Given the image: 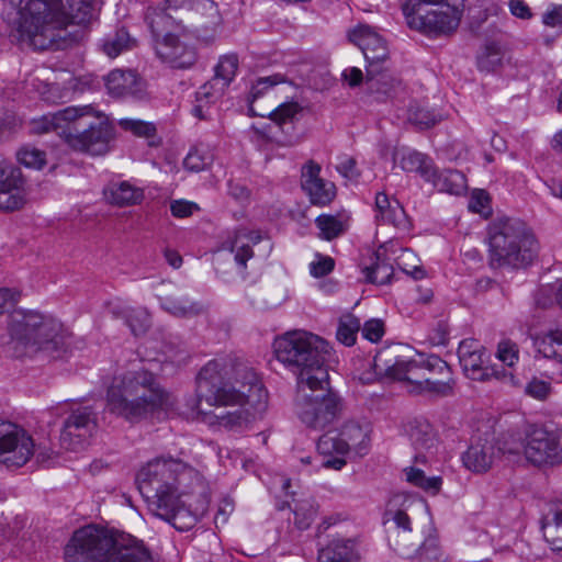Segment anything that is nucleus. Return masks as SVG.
<instances>
[{
	"instance_id": "ddd939ff",
	"label": "nucleus",
	"mask_w": 562,
	"mask_h": 562,
	"mask_svg": "<svg viewBox=\"0 0 562 562\" xmlns=\"http://www.w3.org/2000/svg\"><path fill=\"white\" fill-rule=\"evenodd\" d=\"M519 445L528 462L537 467L555 465L562 462V427L542 425L531 427Z\"/></svg>"
},
{
	"instance_id": "f704fd0d",
	"label": "nucleus",
	"mask_w": 562,
	"mask_h": 562,
	"mask_svg": "<svg viewBox=\"0 0 562 562\" xmlns=\"http://www.w3.org/2000/svg\"><path fill=\"white\" fill-rule=\"evenodd\" d=\"M427 181L431 182L439 191L454 195L462 194L468 187L465 176L454 169L437 170L434 167V173Z\"/></svg>"
},
{
	"instance_id": "49530a36",
	"label": "nucleus",
	"mask_w": 562,
	"mask_h": 562,
	"mask_svg": "<svg viewBox=\"0 0 562 562\" xmlns=\"http://www.w3.org/2000/svg\"><path fill=\"white\" fill-rule=\"evenodd\" d=\"M375 257L376 262L373 263L372 266L366 267L363 269V273L368 282L383 285L391 281L394 270L389 262H385L384 260L380 259V250L375 252Z\"/></svg>"
},
{
	"instance_id": "0eeeda50",
	"label": "nucleus",
	"mask_w": 562,
	"mask_h": 562,
	"mask_svg": "<svg viewBox=\"0 0 562 562\" xmlns=\"http://www.w3.org/2000/svg\"><path fill=\"white\" fill-rule=\"evenodd\" d=\"M487 262L496 270L529 267L539 254V243L531 228L515 217H497L487 228Z\"/></svg>"
},
{
	"instance_id": "423d86ee",
	"label": "nucleus",
	"mask_w": 562,
	"mask_h": 562,
	"mask_svg": "<svg viewBox=\"0 0 562 562\" xmlns=\"http://www.w3.org/2000/svg\"><path fill=\"white\" fill-rule=\"evenodd\" d=\"M65 562H153L135 538L95 526L76 530L65 547Z\"/></svg>"
},
{
	"instance_id": "5701e85b",
	"label": "nucleus",
	"mask_w": 562,
	"mask_h": 562,
	"mask_svg": "<svg viewBox=\"0 0 562 562\" xmlns=\"http://www.w3.org/2000/svg\"><path fill=\"white\" fill-rule=\"evenodd\" d=\"M319 172V165L310 161L302 169L301 184L313 204L326 205L335 198V186L322 179Z\"/></svg>"
},
{
	"instance_id": "5fc2aeb1",
	"label": "nucleus",
	"mask_w": 562,
	"mask_h": 562,
	"mask_svg": "<svg viewBox=\"0 0 562 562\" xmlns=\"http://www.w3.org/2000/svg\"><path fill=\"white\" fill-rule=\"evenodd\" d=\"M417 261L416 255L409 249H404L396 258V265L415 280L423 279L425 276V271L422 267L416 265Z\"/></svg>"
},
{
	"instance_id": "603ef678",
	"label": "nucleus",
	"mask_w": 562,
	"mask_h": 562,
	"mask_svg": "<svg viewBox=\"0 0 562 562\" xmlns=\"http://www.w3.org/2000/svg\"><path fill=\"white\" fill-rule=\"evenodd\" d=\"M503 54L495 44L486 45L484 52L477 57V67L482 71H493L501 66Z\"/></svg>"
},
{
	"instance_id": "bf43d9fd",
	"label": "nucleus",
	"mask_w": 562,
	"mask_h": 562,
	"mask_svg": "<svg viewBox=\"0 0 562 562\" xmlns=\"http://www.w3.org/2000/svg\"><path fill=\"white\" fill-rule=\"evenodd\" d=\"M518 346L510 340H503L497 347V358L508 367H513L518 360Z\"/></svg>"
},
{
	"instance_id": "39448f33",
	"label": "nucleus",
	"mask_w": 562,
	"mask_h": 562,
	"mask_svg": "<svg viewBox=\"0 0 562 562\" xmlns=\"http://www.w3.org/2000/svg\"><path fill=\"white\" fill-rule=\"evenodd\" d=\"M139 493L149 510H165V503L187 497L202 485L200 473L180 459L157 457L137 473Z\"/></svg>"
},
{
	"instance_id": "0e129e2a",
	"label": "nucleus",
	"mask_w": 562,
	"mask_h": 562,
	"mask_svg": "<svg viewBox=\"0 0 562 562\" xmlns=\"http://www.w3.org/2000/svg\"><path fill=\"white\" fill-rule=\"evenodd\" d=\"M488 204H490L488 194L485 191L480 190V191H475L473 193V195L469 202V209L475 213H484V211L486 209H488Z\"/></svg>"
},
{
	"instance_id": "e2e57ef3",
	"label": "nucleus",
	"mask_w": 562,
	"mask_h": 562,
	"mask_svg": "<svg viewBox=\"0 0 562 562\" xmlns=\"http://www.w3.org/2000/svg\"><path fill=\"white\" fill-rule=\"evenodd\" d=\"M443 0H402V10L407 21L415 16L420 4H440Z\"/></svg>"
},
{
	"instance_id": "f3484780",
	"label": "nucleus",
	"mask_w": 562,
	"mask_h": 562,
	"mask_svg": "<svg viewBox=\"0 0 562 562\" xmlns=\"http://www.w3.org/2000/svg\"><path fill=\"white\" fill-rule=\"evenodd\" d=\"M463 13L462 0H448L439 9L428 11L408 20L411 27L418 29L425 33H451L457 30Z\"/></svg>"
},
{
	"instance_id": "1a4fd4ad",
	"label": "nucleus",
	"mask_w": 562,
	"mask_h": 562,
	"mask_svg": "<svg viewBox=\"0 0 562 562\" xmlns=\"http://www.w3.org/2000/svg\"><path fill=\"white\" fill-rule=\"evenodd\" d=\"M9 331L16 357L37 351L53 355L65 351L70 345L71 335L59 319L34 311L15 312Z\"/></svg>"
},
{
	"instance_id": "4be33fe9",
	"label": "nucleus",
	"mask_w": 562,
	"mask_h": 562,
	"mask_svg": "<svg viewBox=\"0 0 562 562\" xmlns=\"http://www.w3.org/2000/svg\"><path fill=\"white\" fill-rule=\"evenodd\" d=\"M21 171L10 165L0 164V210L14 211L25 202Z\"/></svg>"
},
{
	"instance_id": "2eb2a0df",
	"label": "nucleus",
	"mask_w": 562,
	"mask_h": 562,
	"mask_svg": "<svg viewBox=\"0 0 562 562\" xmlns=\"http://www.w3.org/2000/svg\"><path fill=\"white\" fill-rule=\"evenodd\" d=\"M113 130L109 120L93 109V113L86 116L76 130L67 133V144L75 150L91 155H102L108 151Z\"/></svg>"
},
{
	"instance_id": "bb28decb",
	"label": "nucleus",
	"mask_w": 562,
	"mask_h": 562,
	"mask_svg": "<svg viewBox=\"0 0 562 562\" xmlns=\"http://www.w3.org/2000/svg\"><path fill=\"white\" fill-rule=\"evenodd\" d=\"M375 210L378 223L391 224L402 232L409 229L408 217L397 200H390L385 193L380 192L375 195Z\"/></svg>"
},
{
	"instance_id": "4d7b16f0",
	"label": "nucleus",
	"mask_w": 562,
	"mask_h": 562,
	"mask_svg": "<svg viewBox=\"0 0 562 562\" xmlns=\"http://www.w3.org/2000/svg\"><path fill=\"white\" fill-rule=\"evenodd\" d=\"M335 268V261L329 256L321 254L315 255V259L310 263V272L315 278H322L329 274Z\"/></svg>"
},
{
	"instance_id": "ea45409f",
	"label": "nucleus",
	"mask_w": 562,
	"mask_h": 562,
	"mask_svg": "<svg viewBox=\"0 0 562 562\" xmlns=\"http://www.w3.org/2000/svg\"><path fill=\"white\" fill-rule=\"evenodd\" d=\"M401 168L406 172H417L425 180H430L434 173V166L430 160L418 151H409L404 154L400 161Z\"/></svg>"
},
{
	"instance_id": "338daca9",
	"label": "nucleus",
	"mask_w": 562,
	"mask_h": 562,
	"mask_svg": "<svg viewBox=\"0 0 562 562\" xmlns=\"http://www.w3.org/2000/svg\"><path fill=\"white\" fill-rule=\"evenodd\" d=\"M508 5L510 13L518 19L528 20L532 16L530 8L522 0H510Z\"/></svg>"
},
{
	"instance_id": "09e8293b",
	"label": "nucleus",
	"mask_w": 562,
	"mask_h": 562,
	"mask_svg": "<svg viewBox=\"0 0 562 562\" xmlns=\"http://www.w3.org/2000/svg\"><path fill=\"white\" fill-rule=\"evenodd\" d=\"M361 328L360 321L353 315H345L339 319L336 331L338 341L345 346H352L356 342L357 334Z\"/></svg>"
},
{
	"instance_id": "393cba45",
	"label": "nucleus",
	"mask_w": 562,
	"mask_h": 562,
	"mask_svg": "<svg viewBox=\"0 0 562 562\" xmlns=\"http://www.w3.org/2000/svg\"><path fill=\"white\" fill-rule=\"evenodd\" d=\"M161 308L175 317L189 318L203 312L199 302L192 301L176 286L158 296Z\"/></svg>"
},
{
	"instance_id": "7c9ffc66",
	"label": "nucleus",
	"mask_w": 562,
	"mask_h": 562,
	"mask_svg": "<svg viewBox=\"0 0 562 562\" xmlns=\"http://www.w3.org/2000/svg\"><path fill=\"white\" fill-rule=\"evenodd\" d=\"M541 529L551 549L562 552V501L551 504L542 514Z\"/></svg>"
},
{
	"instance_id": "a211bd4d",
	"label": "nucleus",
	"mask_w": 562,
	"mask_h": 562,
	"mask_svg": "<svg viewBox=\"0 0 562 562\" xmlns=\"http://www.w3.org/2000/svg\"><path fill=\"white\" fill-rule=\"evenodd\" d=\"M502 453H519V445L504 441L503 447L492 440L479 439L462 453L463 465L473 473L487 472Z\"/></svg>"
},
{
	"instance_id": "864d4df0",
	"label": "nucleus",
	"mask_w": 562,
	"mask_h": 562,
	"mask_svg": "<svg viewBox=\"0 0 562 562\" xmlns=\"http://www.w3.org/2000/svg\"><path fill=\"white\" fill-rule=\"evenodd\" d=\"M213 157L210 153L202 151L198 147L192 148L183 160L187 170L199 172L212 164Z\"/></svg>"
},
{
	"instance_id": "2f4dec72",
	"label": "nucleus",
	"mask_w": 562,
	"mask_h": 562,
	"mask_svg": "<svg viewBox=\"0 0 562 562\" xmlns=\"http://www.w3.org/2000/svg\"><path fill=\"white\" fill-rule=\"evenodd\" d=\"M103 194L109 203L120 207L138 204L144 199V190L128 181L109 183Z\"/></svg>"
},
{
	"instance_id": "20e7f679",
	"label": "nucleus",
	"mask_w": 562,
	"mask_h": 562,
	"mask_svg": "<svg viewBox=\"0 0 562 562\" xmlns=\"http://www.w3.org/2000/svg\"><path fill=\"white\" fill-rule=\"evenodd\" d=\"M376 373L405 384L414 394L449 396L456 384L449 364L437 355H419L416 359H403L395 349L386 348L374 357Z\"/></svg>"
},
{
	"instance_id": "dca6fc26",
	"label": "nucleus",
	"mask_w": 562,
	"mask_h": 562,
	"mask_svg": "<svg viewBox=\"0 0 562 562\" xmlns=\"http://www.w3.org/2000/svg\"><path fill=\"white\" fill-rule=\"evenodd\" d=\"M98 429V416L91 406L72 408L63 423L60 445L67 450H81Z\"/></svg>"
},
{
	"instance_id": "a878e982",
	"label": "nucleus",
	"mask_w": 562,
	"mask_h": 562,
	"mask_svg": "<svg viewBox=\"0 0 562 562\" xmlns=\"http://www.w3.org/2000/svg\"><path fill=\"white\" fill-rule=\"evenodd\" d=\"M165 510H149L158 518L171 524L180 531L191 529L198 521V515L187 506L184 497H178L165 503Z\"/></svg>"
},
{
	"instance_id": "cd10ccee",
	"label": "nucleus",
	"mask_w": 562,
	"mask_h": 562,
	"mask_svg": "<svg viewBox=\"0 0 562 562\" xmlns=\"http://www.w3.org/2000/svg\"><path fill=\"white\" fill-rule=\"evenodd\" d=\"M318 562H358L360 552L355 538H334L319 549Z\"/></svg>"
},
{
	"instance_id": "9d476101",
	"label": "nucleus",
	"mask_w": 562,
	"mask_h": 562,
	"mask_svg": "<svg viewBox=\"0 0 562 562\" xmlns=\"http://www.w3.org/2000/svg\"><path fill=\"white\" fill-rule=\"evenodd\" d=\"M294 412L307 428L323 430L341 418L345 403L337 392L326 383L310 381L296 386Z\"/></svg>"
},
{
	"instance_id": "4468645a",
	"label": "nucleus",
	"mask_w": 562,
	"mask_h": 562,
	"mask_svg": "<svg viewBox=\"0 0 562 562\" xmlns=\"http://www.w3.org/2000/svg\"><path fill=\"white\" fill-rule=\"evenodd\" d=\"M33 456L41 462L49 458L47 451L36 448L25 429L0 420V463L9 469H18L25 465Z\"/></svg>"
},
{
	"instance_id": "6e6d98bb",
	"label": "nucleus",
	"mask_w": 562,
	"mask_h": 562,
	"mask_svg": "<svg viewBox=\"0 0 562 562\" xmlns=\"http://www.w3.org/2000/svg\"><path fill=\"white\" fill-rule=\"evenodd\" d=\"M417 552L422 562H445L436 538L426 539Z\"/></svg>"
},
{
	"instance_id": "37998d69",
	"label": "nucleus",
	"mask_w": 562,
	"mask_h": 562,
	"mask_svg": "<svg viewBox=\"0 0 562 562\" xmlns=\"http://www.w3.org/2000/svg\"><path fill=\"white\" fill-rule=\"evenodd\" d=\"M409 439L416 450L429 451L437 442L436 434L430 424L423 422L414 426L409 432Z\"/></svg>"
},
{
	"instance_id": "8fccbe9b",
	"label": "nucleus",
	"mask_w": 562,
	"mask_h": 562,
	"mask_svg": "<svg viewBox=\"0 0 562 562\" xmlns=\"http://www.w3.org/2000/svg\"><path fill=\"white\" fill-rule=\"evenodd\" d=\"M408 120L423 130L436 125L442 120V115L425 106L415 105L409 109Z\"/></svg>"
},
{
	"instance_id": "052dcab7",
	"label": "nucleus",
	"mask_w": 562,
	"mask_h": 562,
	"mask_svg": "<svg viewBox=\"0 0 562 562\" xmlns=\"http://www.w3.org/2000/svg\"><path fill=\"white\" fill-rule=\"evenodd\" d=\"M362 336L371 342H378L384 335V324L381 319L372 318L362 326Z\"/></svg>"
},
{
	"instance_id": "aec40b11",
	"label": "nucleus",
	"mask_w": 562,
	"mask_h": 562,
	"mask_svg": "<svg viewBox=\"0 0 562 562\" xmlns=\"http://www.w3.org/2000/svg\"><path fill=\"white\" fill-rule=\"evenodd\" d=\"M92 113L93 108L91 105L68 106L33 120L31 130L35 134L56 132L67 143V133L76 130V125H80V122Z\"/></svg>"
},
{
	"instance_id": "c9c22d12",
	"label": "nucleus",
	"mask_w": 562,
	"mask_h": 562,
	"mask_svg": "<svg viewBox=\"0 0 562 562\" xmlns=\"http://www.w3.org/2000/svg\"><path fill=\"white\" fill-rule=\"evenodd\" d=\"M214 82V79L209 80L195 92V103L192 108V114L200 120L206 119V111L210 105L214 104L218 99H221L227 89L222 87L220 82Z\"/></svg>"
},
{
	"instance_id": "e433bc0d",
	"label": "nucleus",
	"mask_w": 562,
	"mask_h": 562,
	"mask_svg": "<svg viewBox=\"0 0 562 562\" xmlns=\"http://www.w3.org/2000/svg\"><path fill=\"white\" fill-rule=\"evenodd\" d=\"M533 345L544 358L562 364V329H548L537 335Z\"/></svg>"
},
{
	"instance_id": "c756f323",
	"label": "nucleus",
	"mask_w": 562,
	"mask_h": 562,
	"mask_svg": "<svg viewBox=\"0 0 562 562\" xmlns=\"http://www.w3.org/2000/svg\"><path fill=\"white\" fill-rule=\"evenodd\" d=\"M105 86L114 97L137 95L143 90L142 79L132 70H112L105 78Z\"/></svg>"
},
{
	"instance_id": "f8f14e48",
	"label": "nucleus",
	"mask_w": 562,
	"mask_h": 562,
	"mask_svg": "<svg viewBox=\"0 0 562 562\" xmlns=\"http://www.w3.org/2000/svg\"><path fill=\"white\" fill-rule=\"evenodd\" d=\"M413 501L404 494H395L387 503L384 514V525L387 526L390 547L400 555L413 557L420 547L419 536L412 527L408 509Z\"/></svg>"
},
{
	"instance_id": "3c124183",
	"label": "nucleus",
	"mask_w": 562,
	"mask_h": 562,
	"mask_svg": "<svg viewBox=\"0 0 562 562\" xmlns=\"http://www.w3.org/2000/svg\"><path fill=\"white\" fill-rule=\"evenodd\" d=\"M16 158L21 165L27 168L42 169L46 165L45 151L31 145L23 146L16 153Z\"/></svg>"
},
{
	"instance_id": "69168bd1",
	"label": "nucleus",
	"mask_w": 562,
	"mask_h": 562,
	"mask_svg": "<svg viewBox=\"0 0 562 562\" xmlns=\"http://www.w3.org/2000/svg\"><path fill=\"white\" fill-rule=\"evenodd\" d=\"M337 170L348 179H356L359 171L356 168V160L351 157H344L337 166Z\"/></svg>"
},
{
	"instance_id": "7ed1b4c3",
	"label": "nucleus",
	"mask_w": 562,
	"mask_h": 562,
	"mask_svg": "<svg viewBox=\"0 0 562 562\" xmlns=\"http://www.w3.org/2000/svg\"><path fill=\"white\" fill-rule=\"evenodd\" d=\"M106 407L119 417L137 423L149 417L175 414L177 398L148 370L114 376L106 393Z\"/></svg>"
},
{
	"instance_id": "9b49d317",
	"label": "nucleus",
	"mask_w": 562,
	"mask_h": 562,
	"mask_svg": "<svg viewBox=\"0 0 562 562\" xmlns=\"http://www.w3.org/2000/svg\"><path fill=\"white\" fill-rule=\"evenodd\" d=\"M351 43L363 53L366 67V83L375 92L386 93L390 75L383 64L389 58V47L385 40L371 26L359 25L348 33Z\"/></svg>"
},
{
	"instance_id": "79ce46f5",
	"label": "nucleus",
	"mask_w": 562,
	"mask_h": 562,
	"mask_svg": "<svg viewBox=\"0 0 562 562\" xmlns=\"http://www.w3.org/2000/svg\"><path fill=\"white\" fill-rule=\"evenodd\" d=\"M238 57L236 54H226L220 57L214 67V83L220 82L222 87L227 88L234 80L238 69Z\"/></svg>"
},
{
	"instance_id": "f257e3e1",
	"label": "nucleus",
	"mask_w": 562,
	"mask_h": 562,
	"mask_svg": "<svg viewBox=\"0 0 562 562\" xmlns=\"http://www.w3.org/2000/svg\"><path fill=\"white\" fill-rule=\"evenodd\" d=\"M199 405L237 406L221 414L199 412L212 427L231 431L247 429L267 408V392L256 372L241 362L216 359L209 361L198 375Z\"/></svg>"
},
{
	"instance_id": "de8ad7c7",
	"label": "nucleus",
	"mask_w": 562,
	"mask_h": 562,
	"mask_svg": "<svg viewBox=\"0 0 562 562\" xmlns=\"http://www.w3.org/2000/svg\"><path fill=\"white\" fill-rule=\"evenodd\" d=\"M317 509L318 506L311 498L296 502L293 509L296 527L301 530L307 529L315 519Z\"/></svg>"
},
{
	"instance_id": "13d9d810",
	"label": "nucleus",
	"mask_w": 562,
	"mask_h": 562,
	"mask_svg": "<svg viewBox=\"0 0 562 562\" xmlns=\"http://www.w3.org/2000/svg\"><path fill=\"white\" fill-rule=\"evenodd\" d=\"M119 124L122 128L131 131L137 136L149 137L153 136L156 131L153 124L139 120L122 119Z\"/></svg>"
},
{
	"instance_id": "412c9836",
	"label": "nucleus",
	"mask_w": 562,
	"mask_h": 562,
	"mask_svg": "<svg viewBox=\"0 0 562 562\" xmlns=\"http://www.w3.org/2000/svg\"><path fill=\"white\" fill-rule=\"evenodd\" d=\"M283 81V76L273 75L269 77L259 78L251 87L249 92L248 102H249V111L254 115L259 116H269L273 122H276L279 126H282L286 123H292L295 116L301 111V106L297 102H285L274 108L270 112H257L255 109V103L257 99L266 93L269 88L274 87L276 85Z\"/></svg>"
},
{
	"instance_id": "72a5a7b5",
	"label": "nucleus",
	"mask_w": 562,
	"mask_h": 562,
	"mask_svg": "<svg viewBox=\"0 0 562 562\" xmlns=\"http://www.w3.org/2000/svg\"><path fill=\"white\" fill-rule=\"evenodd\" d=\"M261 238L259 232L241 228L227 241L229 250L235 254V261L239 267L246 268L247 261L254 256L252 246L260 243Z\"/></svg>"
},
{
	"instance_id": "c85d7f7f",
	"label": "nucleus",
	"mask_w": 562,
	"mask_h": 562,
	"mask_svg": "<svg viewBox=\"0 0 562 562\" xmlns=\"http://www.w3.org/2000/svg\"><path fill=\"white\" fill-rule=\"evenodd\" d=\"M317 451L322 456L328 457L323 462L324 468L341 470L346 465L345 456L349 452L348 442L341 439L339 434L327 432L318 439Z\"/></svg>"
},
{
	"instance_id": "58836bf2",
	"label": "nucleus",
	"mask_w": 562,
	"mask_h": 562,
	"mask_svg": "<svg viewBox=\"0 0 562 562\" xmlns=\"http://www.w3.org/2000/svg\"><path fill=\"white\" fill-rule=\"evenodd\" d=\"M339 435L341 439H345L348 442V450L355 449L360 456L367 453L370 439L368 430L359 423L353 420L347 422L342 426Z\"/></svg>"
},
{
	"instance_id": "473e14b6",
	"label": "nucleus",
	"mask_w": 562,
	"mask_h": 562,
	"mask_svg": "<svg viewBox=\"0 0 562 562\" xmlns=\"http://www.w3.org/2000/svg\"><path fill=\"white\" fill-rule=\"evenodd\" d=\"M115 318L124 319L135 336L144 335L151 326L149 312L144 307H130L124 304H113L110 307Z\"/></svg>"
},
{
	"instance_id": "b1692460",
	"label": "nucleus",
	"mask_w": 562,
	"mask_h": 562,
	"mask_svg": "<svg viewBox=\"0 0 562 562\" xmlns=\"http://www.w3.org/2000/svg\"><path fill=\"white\" fill-rule=\"evenodd\" d=\"M156 53L162 61L173 68H190L196 61L195 50L171 33H167L162 41L157 43Z\"/></svg>"
},
{
	"instance_id": "4c0bfd02",
	"label": "nucleus",
	"mask_w": 562,
	"mask_h": 562,
	"mask_svg": "<svg viewBox=\"0 0 562 562\" xmlns=\"http://www.w3.org/2000/svg\"><path fill=\"white\" fill-rule=\"evenodd\" d=\"M145 19L153 35L157 38L171 33L177 24V15L167 12L161 5L148 8Z\"/></svg>"
},
{
	"instance_id": "774afa93",
	"label": "nucleus",
	"mask_w": 562,
	"mask_h": 562,
	"mask_svg": "<svg viewBox=\"0 0 562 562\" xmlns=\"http://www.w3.org/2000/svg\"><path fill=\"white\" fill-rule=\"evenodd\" d=\"M542 22L550 27L562 25V7H553L547 11L542 16Z\"/></svg>"
},
{
	"instance_id": "c03bdc74",
	"label": "nucleus",
	"mask_w": 562,
	"mask_h": 562,
	"mask_svg": "<svg viewBox=\"0 0 562 562\" xmlns=\"http://www.w3.org/2000/svg\"><path fill=\"white\" fill-rule=\"evenodd\" d=\"M315 224L319 229V238L325 240H333L346 231V223L335 215L322 214L316 217Z\"/></svg>"
},
{
	"instance_id": "f03ea898",
	"label": "nucleus",
	"mask_w": 562,
	"mask_h": 562,
	"mask_svg": "<svg viewBox=\"0 0 562 562\" xmlns=\"http://www.w3.org/2000/svg\"><path fill=\"white\" fill-rule=\"evenodd\" d=\"M19 7V42L36 50L65 49L69 24L85 25L92 19V0H10Z\"/></svg>"
},
{
	"instance_id": "a18cd8bd",
	"label": "nucleus",
	"mask_w": 562,
	"mask_h": 562,
	"mask_svg": "<svg viewBox=\"0 0 562 562\" xmlns=\"http://www.w3.org/2000/svg\"><path fill=\"white\" fill-rule=\"evenodd\" d=\"M135 41L130 36L125 29L117 30L113 35L106 37L103 42V52L111 58H115L124 50L131 49Z\"/></svg>"
},
{
	"instance_id": "6ab92c4d",
	"label": "nucleus",
	"mask_w": 562,
	"mask_h": 562,
	"mask_svg": "<svg viewBox=\"0 0 562 562\" xmlns=\"http://www.w3.org/2000/svg\"><path fill=\"white\" fill-rule=\"evenodd\" d=\"M458 357L464 374L474 381L501 379L499 370L488 366L490 355L475 339H464L458 348ZM505 374L502 375L504 378Z\"/></svg>"
},
{
	"instance_id": "6e6552de",
	"label": "nucleus",
	"mask_w": 562,
	"mask_h": 562,
	"mask_svg": "<svg viewBox=\"0 0 562 562\" xmlns=\"http://www.w3.org/2000/svg\"><path fill=\"white\" fill-rule=\"evenodd\" d=\"M276 358L296 375V386L310 381L326 383L327 341L310 331L295 329L276 338Z\"/></svg>"
},
{
	"instance_id": "a19ab883",
	"label": "nucleus",
	"mask_w": 562,
	"mask_h": 562,
	"mask_svg": "<svg viewBox=\"0 0 562 562\" xmlns=\"http://www.w3.org/2000/svg\"><path fill=\"white\" fill-rule=\"evenodd\" d=\"M404 473L408 483L422 488L426 493L436 495L441 490V476H426L423 470L415 467L406 468Z\"/></svg>"
},
{
	"instance_id": "680f3d73",
	"label": "nucleus",
	"mask_w": 562,
	"mask_h": 562,
	"mask_svg": "<svg viewBox=\"0 0 562 562\" xmlns=\"http://www.w3.org/2000/svg\"><path fill=\"white\" fill-rule=\"evenodd\" d=\"M525 392L536 400L543 401L550 394L551 385L543 380L532 379L527 383Z\"/></svg>"
}]
</instances>
